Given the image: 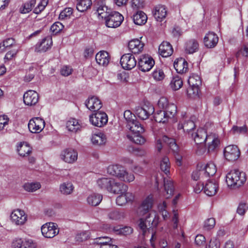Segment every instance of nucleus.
Returning a JSON list of instances; mask_svg holds the SVG:
<instances>
[{"label":"nucleus","instance_id":"nucleus-60","mask_svg":"<svg viewBox=\"0 0 248 248\" xmlns=\"http://www.w3.org/2000/svg\"><path fill=\"white\" fill-rule=\"evenodd\" d=\"M153 77L156 80H161L164 78L165 75L161 69H156L153 72Z\"/></svg>","mask_w":248,"mask_h":248},{"label":"nucleus","instance_id":"nucleus-38","mask_svg":"<svg viewBox=\"0 0 248 248\" xmlns=\"http://www.w3.org/2000/svg\"><path fill=\"white\" fill-rule=\"evenodd\" d=\"M74 189L73 184L70 182H66L62 184L60 186V191L63 195L71 194Z\"/></svg>","mask_w":248,"mask_h":248},{"label":"nucleus","instance_id":"nucleus-21","mask_svg":"<svg viewBox=\"0 0 248 248\" xmlns=\"http://www.w3.org/2000/svg\"><path fill=\"white\" fill-rule=\"evenodd\" d=\"M218 38L217 35L213 32H209L206 34L204 38V44L208 48L214 47L217 44Z\"/></svg>","mask_w":248,"mask_h":248},{"label":"nucleus","instance_id":"nucleus-52","mask_svg":"<svg viewBox=\"0 0 248 248\" xmlns=\"http://www.w3.org/2000/svg\"><path fill=\"white\" fill-rule=\"evenodd\" d=\"M41 185L39 183H26L24 185V189L28 192H33L39 189Z\"/></svg>","mask_w":248,"mask_h":248},{"label":"nucleus","instance_id":"nucleus-42","mask_svg":"<svg viewBox=\"0 0 248 248\" xmlns=\"http://www.w3.org/2000/svg\"><path fill=\"white\" fill-rule=\"evenodd\" d=\"M154 118L155 122L160 123H165L170 119L164 110H157L155 113Z\"/></svg>","mask_w":248,"mask_h":248},{"label":"nucleus","instance_id":"nucleus-12","mask_svg":"<svg viewBox=\"0 0 248 248\" xmlns=\"http://www.w3.org/2000/svg\"><path fill=\"white\" fill-rule=\"evenodd\" d=\"M120 63L124 69L131 70L135 67L137 62L133 54L127 53L121 57Z\"/></svg>","mask_w":248,"mask_h":248},{"label":"nucleus","instance_id":"nucleus-46","mask_svg":"<svg viewBox=\"0 0 248 248\" xmlns=\"http://www.w3.org/2000/svg\"><path fill=\"white\" fill-rule=\"evenodd\" d=\"M170 163L169 158L164 156L160 162V169L167 175L170 173Z\"/></svg>","mask_w":248,"mask_h":248},{"label":"nucleus","instance_id":"nucleus-11","mask_svg":"<svg viewBox=\"0 0 248 248\" xmlns=\"http://www.w3.org/2000/svg\"><path fill=\"white\" fill-rule=\"evenodd\" d=\"M45 123L43 119L35 117L30 120L28 123L29 130L33 133H40L45 127Z\"/></svg>","mask_w":248,"mask_h":248},{"label":"nucleus","instance_id":"nucleus-55","mask_svg":"<svg viewBox=\"0 0 248 248\" xmlns=\"http://www.w3.org/2000/svg\"><path fill=\"white\" fill-rule=\"evenodd\" d=\"M64 28V26L60 22H55L50 28V31L54 34L60 32Z\"/></svg>","mask_w":248,"mask_h":248},{"label":"nucleus","instance_id":"nucleus-37","mask_svg":"<svg viewBox=\"0 0 248 248\" xmlns=\"http://www.w3.org/2000/svg\"><path fill=\"white\" fill-rule=\"evenodd\" d=\"M164 186L166 192L165 196L167 199H168L173 194L174 190V186L171 180L166 178L164 179Z\"/></svg>","mask_w":248,"mask_h":248},{"label":"nucleus","instance_id":"nucleus-63","mask_svg":"<svg viewBox=\"0 0 248 248\" xmlns=\"http://www.w3.org/2000/svg\"><path fill=\"white\" fill-rule=\"evenodd\" d=\"M195 242L199 246H203L205 243V238L202 234H198L195 237Z\"/></svg>","mask_w":248,"mask_h":248},{"label":"nucleus","instance_id":"nucleus-36","mask_svg":"<svg viewBox=\"0 0 248 248\" xmlns=\"http://www.w3.org/2000/svg\"><path fill=\"white\" fill-rule=\"evenodd\" d=\"M66 127L69 131L76 133L80 131L81 126L77 120L73 118L67 122Z\"/></svg>","mask_w":248,"mask_h":248},{"label":"nucleus","instance_id":"nucleus-14","mask_svg":"<svg viewBox=\"0 0 248 248\" xmlns=\"http://www.w3.org/2000/svg\"><path fill=\"white\" fill-rule=\"evenodd\" d=\"M38 94L33 90L28 91L23 95V101L26 105H34L38 102Z\"/></svg>","mask_w":248,"mask_h":248},{"label":"nucleus","instance_id":"nucleus-7","mask_svg":"<svg viewBox=\"0 0 248 248\" xmlns=\"http://www.w3.org/2000/svg\"><path fill=\"white\" fill-rule=\"evenodd\" d=\"M186 112H182V117L183 119L179 122L178 125V129H183L184 132L191 135L193 130L195 127V124L193 121V117L190 119H187Z\"/></svg>","mask_w":248,"mask_h":248},{"label":"nucleus","instance_id":"nucleus-64","mask_svg":"<svg viewBox=\"0 0 248 248\" xmlns=\"http://www.w3.org/2000/svg\"><path fill=\"white\" fill-rule=\"evenodd\" d=\"M220 243L217 239H212L206 248H219Z\"/></svg>","mask_w":248,"mask_h":248},{"label":"nucleus","instance_id":"nucleus-22","mask_svg":"<svg viewBox=\"0 0 248 248\" xmlns=\"http://www.w3.org/2000/svg\"><path fill=\"white\" fill-rule=\"evenodd\" d=\"M173 51L170 44L168 42H163L159 46L158 52L163 57H168L171 55Z\"/></svg>","mask_w":248,"mask_h":248},{"label":"nucleus","instance_id":"nucleus-47","mask_svg":"<svg viewBox=\"0 0 248 248\" xmlns=\"http://www.w3.org/2000/svg\"><path fill=\"white\" fill-rule=\"evenodd\" d=\"M171 88L173 90L179 89L183 85V81L181 78L178 76L173 78L170 84Z\"/></svg>","mask_w":248,"mask_h":248},{"label":"nucleus","instance_id":"nucleus-17","mask_svg":"<svg viewBox=\"0 0 248 248\" xmlns=\"http://www.w3.org/2000/svg\"><path fill=\"white\" fill-rule=\"evenodd\" d=\"M61 158L65 162L72 163L77 160L78 153L74 149H67L62 152Z\"/></svg>","mask_w":248,"mask_h":248},{"label":"nucleus","instance_id":"nucleus-51","mask_svg":"<svg viewBox=\"0 0 248 248\" xmlns=\"http://www.w3.org/2000/svg\"><path fill=\"white\" fill-rule=\"evenodd\" d=\"M207 175L213 176L217 172V169L214 163L210 162L203 166Z\"/></svg>","mask_w":248,"mask_h":248},{"label":"nucleus","instance_id":"nucleus-61","mask_svg":"<svg viewBox=\"0 0 248 248\" xmlns=\"http://www.w3.org/2000/svg\"><path fill=\"white\" fill-rule=\"evenodd\" d=\"M248 209V206L245 202H241L239 203L237 209V212L240 215H243L245 213L246 211Z\"/></svg>","mask_w":248,"mask_h":248},{"label":"nucleus","instance_id":"nucleus-29","mask_svg":"<svg viewBox=\"0 0 248 248\" xmlns=\"http://www.w3.org/2000/svg\"><path fill=\"white\" fill-rule=\"evenodd\" d=\"M17 152L20 156H27L31 153V148L27 142H20L17 146Z\"/></svg>","mask_w":248,"mask_h":248},{"label":"nucleus","instance_id":"nucleus-31","mask_svg":"<svg viewBox=\"0 0 248 248\" xmlns=\"http://www.w3.org/2000/svg\"><path fill=\"white\" fill-rule=\"evenodd\" d=\"M127 127L132 133H142L144 131L141 124L137 120H132V121H129L127 124Z\"/></svg>","mask_w":248,"mask_h":248},{"label":"nucleus","instance_id":"nucleus-28","mask_svg":"<svg viewBox=\"0 0 248 248\" xmlns=\"http://www.w3.org/2000/svg\"><path fill=\"white\" fill-rule=\"evenodd\" d=\"M167 10L164 5H159L155 7L153 15L158 21H162L167 16Z\"/></svg>","mask_w":248,"mask_h":248},{"label":"nucleus","instance_id":"nucleus-32","mask_svg":"<svg viewBox=\"0 0 248 248\" xmlns=\"http://www.w3.org/2000/svg\"><path fill=\"white\" fill-rule=\"evenodd\" d=\"M109 55L107 51H101L95 56L96 62L100 65L106 66L109 62Z\"/></svg>","mask_w":248,"mask_h":248},{"label":"nucleus","instance_id":"nucleus-44","mask_svg":"<svg viewBox=\"0 0 248 248\" xmlns=\"http://www.w3.org/2000/svg\"><path fill=\"white\" fill-rule=\"evenodd\" d=\"M140 134L132 133L131 134H127L126 137L134 143L137 144H142L145 142V140Z\"/></svg>","mask_w":248,"mask_h":248},{"label":"nucleus","instance_id":"nucleus-30","mask_svg":"<svg viewBox=\"0 0 248 248\" xmlns=\"http://www.w3.org/2000/svg\"><path fill=\"white\" fill-rule=\"evenodd\" d=\"M199 47L198 42L192 39L187 41L185 45V50L187 54H193L198 51Z\"/></svg>","mask_w":248,"mask_h":248},{"label":"nucleus","instance_id":"nucleus-59","mask_svg":"<svg viewBox=\"0 0 248 248\" xmlns=\"http://www.w3.org/2000/svg\"><path fill=\"white\" fill-rule=\"evenodd\" d=\"M47 4V0H42L38 5L37 7L35 8L33 12L36 14L40 13L46 7Z\"/></svg>","mask_w":248,"mask_h":248},{"label":"nucleus","instance_id":"nucleus-40","mask_svg":"<svg viewBox=\"0 0 248 248\" xmlns=\"http://www.w3.org/2000/svg\"><path fill=\"white\" fill-rule=\"evenodd\" d=\"M111 239L110 238L104 236V237H99L93 239V244L97 245V248H102L105 247L109 242H111Z\"/></svg>","mask_w":248,"mask_h":248},{"label":"nucleus","instance_id":"nucleus-20","mask_svg":"<svg viewBox=\"0 0 248 248\" xmlns=\"http://www.w3.org/2000/svg\"><path fill=\"white\" fill-rule=\"evenodd\" d=\"M218 184L215 180H208L204 187V192L209 196L215 195L218 190Z\"/></svg>","mask_w":248,"mask_h":248},{"label":"nucleus","instance_id":"nucleus-5","mask_svg":"<svg viewBox=\"0 0 248 248\" xmlns=\"http://www.w3.org/2000/svg\"><path fill=\"white\" fill-rule=\"evenodd\" d=\"M155 111L153 105L149 102H145L142 107H137L135 108V113L141 120H146Z\"/></svg>","mask_w":248,"mask_h":248},{"label":"nucleus","instance_id":"nucleus-9","mask_svg":"<svg viewBox=\"0 0 248 248\" xmlns=\"http://www.w3.org/2000/svg\"><path fill=\"white\" fill-rule=\"evenodd\" d=\"M41 232L44 237L51 238L58 234L59 229L58 228V225L56 223L47 222L42 226Z\"/></svg>","mask_w":248,"mask_h":248},{"label":"nucleus","instance_id":"nucleus-33","mask_svg":"<svg viewBox=\"0 0 248 248\" xmlns=\"http://www.w3.org/2000/svg\"><path fill=\"white\" fill-rule=\"evenodd\" d=\"M147 17L146 15L142 11H138L133 16V20L135 24L138 25H142L147 22Z\"/></svg>","mask_w":248,"mask_h":248},{"label":"nucleus","instance_id":"nucleus-41","mask_svg":"<svg viewBox=\"0 0 248 248\" xmlns=\"http://www.w3.org/2000/svg\"><path fill=\"white\" fill-rule=\"evenodd\" d=\"M112 182V179L111 178H102L98 179L97 184L100 188L109 191Z\"/></svg>","mask_w":248,"mask_h":248},{"label":"nucleus","instance_id":"nucleus-6","mask_svg":"<svg viewBox=\"0 0 248 248\" xmlns=\"http://www.w3.org/2000/svg\"><path fill=\"white\" fill-rule=\"evenodd\" d=\"M108 121L107 114L102 111H95L90 116V122L95 126L101 127L105 125Z\"/></svg>","mask_w":248,"mask_h":248},{"label":"nucleus","instance_id":"nucleus-39","mask_svg":"<svg viewBox=\"0 0 248 248\" xmlns=\"http://www.w3.org/2000/svg\"><path fill=\"white\" fill-rule=\"evenodd\" d=\"M91 141L94 145H102L106 143V138L104 134L99 133L93 135L91 138Z\"/></svg>","mask_w":248,"mask_h":248},{"label":"nucleus","instance_id":"nucleus-56","mask_svg":"<svg viewBox=\"0 0 248 248\" xmlns=\"http://www.w3.org/2000/svg\"><path fill=\"white\" fill-rule=\"evenodd\" d=\"M115 232H118L119 233L124 235H127L132 233L133 232V229L130 227H124L123 228H120L119 229L114 230Z\"/></svg>","mask_w":248,"mask_h":248},{"label":"nucleus","instance_id":"nucleus-62","mask_svg":"<svg viewBox=\"0 0 248 248\" xmlns=\"http://www.w3.org/2000/svg\"><path fill=\"white\" fill-rule=\"evenodd\" d=\"M24 240L20 238L15 239L12 243V248H23Z\"/></svg>","mask_w":248,"mask_h":248},{"label":"nucleus","instance_id":"nucleus-27","mask_svg":"<svg viewBox=\"0 0 248 248\" xmlns=\"http://www.w3.org/2000/svg\"><path fill=\"white\" fill-rule=\"evenodd\" d=\"M10 48H13V49L17 48L18 49V46L13 38H8L0 44V52H3Z\"/></svg>","mask_w":248,"mask_h":248},{"label":"nucleus","instance_id":"nucleus-48","mask_svg":"<svg viewBox=\"0 0 248 248\" xmlns=\"http://www.w3.org/2000/svg\"><path fill=\"white\" fill-rule=\"evenodd\" d=\"M164 110L167 114L168 117L171 118L173 117L176 114L177 112V107L174 104H169Z\"/></svg>","mask_w":248,"mask_h":248},{"label":"nucleus","instance_id":"nucleus-19","mask_svg":"<svg viewBox=\"0 0 248 248\" xmlns=\"http://www.w3.org/2000/svg\"><path fill=\"white\" fill-rule=\"evenodd\" d=\"M128 186L122 182H115L112 179V182L109 189V192L116 194H124L127 191Z\"/></svg>","mask_w":248,"mask_h":248},{"label":"nucleus","instance_id":"nucleus-45","mask_svg":"<svg viewBox=\"0 0 248 248\" xmlns=\"http://www.w3.org/2000/svg\"><path fill=\"white\" fill-rule=\"evenodd\" d=\"M212 136L213 137L212 139L206 140H211V142H209L208 143V152L209 153L215 151L220 144L219 140L217 138H216L215 135Z\"/></svg>","mask_w":248,"mask_h":248},{"label":"nucleus","instance_id":"nucleus-3","mask_svg":"<svg viewBox=\"0 0 248 248\" xmlns=\"http://www.w3.org/2000/svg\"><path fill=\"white\" fill-rule=\"evenodd\" d=\"M191 135L196 144L198 145L197 153L200 155L204 153L205 148L203 143L207 140L212 139V136L207 135L206 131L203 128L198 129L195 134L192 133Z\"/></svg>","mask_w":248,"mask_h":248},{"label":"nucleus","instance_id":"nucleus-13","mask_svg":"<svg viewBox=\"0 0 248 248\" xmlns=\"http://www.w3.org/2000/svg\"><path fill=\"white\" fill-rule=\"evenodd\" d=\"M188 83L189 88L187 89V93L191 94V91H193V93H198L199 87L202 84L201 78L196 74L190 76L188 79Z\"/></svg>","mask_w":248,"mask_h":248},{"label":"nucleus","instance_id":"nucleus-53","mask_svg":"<svg viewBox=\"0 0 248 248\" xmlns=\"http://www.w3.org/2000/svg\"><path fill=\"white\" fill-rule=\"evenodd\" d=\"M73 11V10L71 8L68 7L65 8L61 12L59 15V19L60 20H64L69 18L71 15H72Z\"/></svg>","mask_w":248,"mask_h":248},{"label":"nucleus","instance_id":"nucleus-25","mask_svg":"<svg viewBox=\"0 0 248 248\" xmlns=\"http://www.w3.org/2000/svg\"><path fill=\"white\" fill-rule=\"evenodd\" d=\"M124 168L121 165H112L108 167L107 172L119 179L120 177H122V174L124 172Z\"/></svg>","mask_w":248,"mask_h":248},{"label":"nucleus","instance_id":"nucleus-57","mask_svg":"<svg viewBox=\"0 0 248 248\" xmlns=\"http://www.w3.org/2000/svg\"><path fill=\"white\" fill-rule=\"evenodd\" d=\"M108 217L112 220H119L123 217V214L117 211H112L108 214Z\"/></svg>","mask_w":248,"mask_h":248},{"label":"nucleus","instance_id":"nucleus-8","mask_svg":"<svg viewBox=\"0 0 248 248\" xmlns=\"http://www.w3.org/2000/svg\"><path fill=\"white\" fill-rule=\"evenodd\" d=\"M223 154L226 160L229 161H234L240 157V151L237 146L230 145L224 148Z\"/></svg>","mask_w":248,"mask_h":248},{"label":"nucleus","instance_id":"nucleus-2","mask_svg":"<svg viewBox=\"0 0 248 248\" xmlns=\"http://www.w3.org/2000/svg\"><path fill=\"white\" fill-rule=\"evenodd\" d=\"M246 181L245 172L238 170H232L226 175V181L228 186L235 189L242 186Z\"/></svg>","mask_w":248,"mask_h":248},{"label":"nucleus","instance_id":"nucleus-24","mask_svg":"<svg viewBox=\"0 0 248 248\" xmlns=\"http://www.w3.org/2000/svg\"><path fill=\"white\" fill-rule=\"evenodd\" d=\"M116 200L117 204L123 206L128 202H131L134 200V196L131 192H125L124 194H120Z\"/></svg>","mask_w":248,"mask_h":248},{"label":"nucleus","instance_id":"nucleus-23","mask_svg":"<svg viewBox=\"0 0 248 248\" xmlns=\"http://www.w3.org/2000/svg\"><path fill=\"white\" fill-rule=\"evenodd\" d=\"M174 67L177 73H185L188 70V63L185 59L180 58L174 62Z\"/></svg>","mask_w":248,"mask_h":248},{"label":"nucleus","instance_id":"nucleus-50","mask_svg":"<svg viewBox=\"0 0 248 248\" xmlns=\"http://www.w3.org/2000/svg\"><path fill=\"white\" fill-rule=\"evenodd\" d=\"M122 177H120L119 179L125 182L130 183L135 179L134 174L132 172H128L125 169H124V172L122 174Z\"/></svg>","mask_w":248,"mask_h":248},{"label":"nucleus","instance_id":"nucleus-34","mask_svg":"<svg viewBox=\"0 0 248 248\" xmlns=\"http://www.w3.org/2000/svg\"><path fill=\"white\" fill-rule=\"evenodd\" d=\"M161 140L162 141L168 145L173 153H178L179 147L176 143L174 139L169 138L167 136H164Z\"/></svg>","mask_w":248,"mask_h":248},{"label":"nucleus","instance_id":"nucleus-49","mask_svg":"<svg viewBox=\"0 0 248 248\" xmlns=\"http://www.w3.org/2000/svg\"><path fill=\"white\" fill-rule=\"evenodd\" d=\"M110 10L108 11V7L103 5H100L97 7L96 13L99 17L102 18L106 17V16L110 13Z\"/></svg>","mask_w":248,"mask_h":248},{"label":"nucleus","instance_id":"nucleus-26","mask_svg":"<svg viewBox=\"0 0 248 248\" xmlns=\"http://www.w3.org/2000/svg\"><path fill=\"white\" fill-rule=\"evenodd\" d=\"M144 44L138 39H134L128 43V48L132 53L138 54L141 52L143 48Z\"/></svg>","mask_w":248,"mask_h":248},{"label":"nucleus","instance_id":"nucleus-18","mask_svg":"<svg viewBox=\"0 0 248 248\" xmlns=\"http://www.w3.org/2000/svg\"><path fill=\"white\" fill-rule=\"evenodd\" d=\"M11 219L17 225H21L26 220L27 217L22 210L17 209L14 210L11 214Z\"/></svg>","mask_w":248,"mask_h":248},{"label":"nucleus","instance_id":"nucleus-35","mask_svg":"<svg viewBox=\"0 0 248 248\" xmlns=\"http://www.w3.org/2000/svg\"><path fill=\"white\" fill-rule=\"evenodd\" d=\"M103 196L101 194L93 193L88 197L87 201L89 205L96 206L99 204Z\"/></svg>","mask_w":248,"mask_h":248},{"label":"nucleus","instance_id":"nucleus-58","mask_svg":"<svg viewBox=\"0 0 248 248\" xmlns=\"http://www.w3.org/2000/svg\"><path fill=\"white\" fill-rule=\"evenodd\" d=\"M248 131V128L246 125H243V126L238 127L237 126L234 125L232 128V131L234 133L238 134H244L246 133Z\"/></svg>","mask_w":248,"mask_h":248},{"label":"nucleus","instance_id":"nucleus-1","mask_svg":"<svg viewBox=\"0 0 248 248\" xmlns=\"http://www.w3.org/2000/svg\"><path fill=\"white\" fill-rule=\"evenodd\" d=\"M153 196L151 195H149L143 200L137 210V213L140 216H143L149 213L145 219H140L139 224V227L142 231L143 235L145 234L146 230H148V232H150L151 228L156 227L159 222V217L156 212L155 210L149 212L150 209L153 207ZM151 234L150 242L152 247H154L155 246L154 242L157 238V235L155 232H153V230Z\"/></svg>","mask_w":248,"mask_h":248},{"label":"nucleus","instance_id":"nucleus-4","mask_svg":"<svg viewBox=\"0 0 248 248\" xmlns=\"http://www.w3.org/2000/svg\"><path fill=\"white\" fill-rule=\"evenodd\" d=\"M104 19L106 25L108 28H115L120 26L124 20V17L119 13L113 11L110 12Z\"/></svg>","mask_w":248,"mask_h":248},{"label":"nucleus","instance_id":"nucleus-54","mask_svg":"<svg viewBox=\"0 0 248 248\" xmlns=\"http://www.w3.org/2000/svg\"><path fill=\"white\" fill-rule=\"evenodd\" d=\"M216 224L215 219L211 217L206 219L204 223V229L207 231L210 230L214 228Z\"/></svg>","mask_w":248,"mask_h":248},{"label":"nucleus","instance_id":"nucleus-16","mask_svg":"<svg viewBox=\"0 0 248 248\" xmlns=\"http://www.w3.org/2000/svg\"><path fill=\"white\" fill-rule=\"evenodd\" d=\"M52 40L50 36H47L42 39L41 42L35 46V51L37 52H44L51 48Z\"/></svg>","mask_w":248,"mask_h":248},{"label":"nucleus","instance_id":"nucleus-15","mask_svg":"<svg viewBox=\"0 0 248 248\" xmlns=\"http://www.w3.org/2000/svg\"><path fill=\"white\" fill-rule=\"evenodd\" d=\"M86 107L92 111H97L102 107L101 101L96 97L92 96L89 97L85 103Z\"/></svg>","mask_w":248,"mask_h":248},{"label":"nucleus","instance_id":"nucleus-10","mask_svg":"<svg viewBox=\"0 0 248 248\" xmlns=\"http://www.w3.org/2000/svg\"><path fill=\"white\" fill-rule=\"evenodd\" d=\"M155 64L154 59L150 56L143 55L139 59L138 66L142 72L150 71Z\"/></svg>","mask_w":248,"mask_h":248},{"label":"nucleus","instance_id":"nucleus-43","mask_svg":"<svg viewBox=\"0 0 248 248\" xmlns=\"http://www.w3.org/2000/svg\"><path fill=\"white\" fill-rule=\"evenodd\" d=\"M77 9L81 12H83L90 8L92 3L91 0H77Z\"/></svg>","mask_w":248,"mask_h":248}]
</instances>
